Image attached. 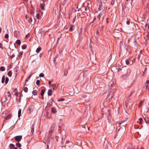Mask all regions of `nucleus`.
Returning a JSON list of instances; mask_svg holds the SVG:
<instances>
[{
    "instance_id": "37998d69",
    "label": "nucleus",
    "mask_w": 149,
    "mask_h": 149,
    "mask_svg": "<svg viewBox=\"0 0 149 149\" xmlns=\"http://www.w3.org/2000/svg\"><path fill=\"white\" fill-rule=\"evenodd\" d=\"M125 120H123V121H121L120 122V123H119V125L122 124L123 123H124L125 122Z\"/></svg>"
},
{
    "instance_id": "052dcab7",
    "label": "nucleus",
    "mask_w": 149,
    "mask_h": 149,
    "mask_svg": "<svg viewBox=\"0 0 149 149\" xmlns=\"http://www.w3.org/2000/svg\"><path fill=\"white\" fill-rule=\"evenodd\" d=\"M15 55H14V54L12 55L11 56V58H12L14 57H15Z\"/></svg>"
},
{
    "instance_id": "7ed1b4c3",
    "label": "nucleus",
    "mask_w": 149,
    "mask_h": 149,
    "mask_svg": "<svg viewBox=\"0 0 149 149\" xmlns=\"http://www.w3.org/2000/svg\"><path fill=\"white\" fill-rule=\"evenodd\" d=\"M122 26V24L121 23H119L116 26V28L118 29L120 31H121L122 30L121 27Z\"/></svg>"
},
{
    "instance_id": "b1692460",
    "label": "nucleus",
    "mask_w": 149,
    "mask_h": 149,
    "mask_svg": "<svg viewBox=\"0 0 149 149\" xmlns=\"http://www.w3.org/2000/svg\"><path fill=\"white\" fill-rule=\"evenodd\" d=\"M12 72L10 70L9 71L8 73V76L11 77L12 75Z\"/></svg>"
},
{
    "instance_id": "2eb2a0df",
    "label": "nucleus",
    "mask_w": 149,
    "mask_h": 149,
    "mask_svg": "<svg viewBox=\"0 0 149 149\" xmlns=\"http://www.w3.org/2000/svg\"><path fill=\"white\" fill-rule=\"evenodd\" d=\"M38 92L36 90H33L32 92V94L34 95H37Z\"/></svg>"
},
{
    "instance_id": "ddd939ff",
    "label": "nucleus",
    "mask_w": 149,
    "mask_h": 149,
    "mask_svg": "<svg viewBox=\"0 0 149 149\" xmlns=\"http://www.w3.org/2000/svg\"><path fill=\"white\" fill-rule=\"evenodd\" d=\"M97 3V4L99 5V7L98 8V10H102V4L101 5L100 4V3Z\"/></svg>"
},
{
    "instance_id": "49530a36",
    "label": "nucleus",
    "mask_w": 149,
    "mask_h": 149,
    "mask_svg": "<svg viewBox=\"0 0 149 149\" xmlns=\"http://www.w3.org/2000/svg\"><path fill=\"white\" fill-rule=\"evenodd\" d=\"M44 76V74L42 73H41L39 75V76L40 77H43Z\"/></svg>"
},
{
    "instance_id": "79ce46f5",
    "label": "nucleus",
    "mask_w": 149,
    "mask_h": 149,
    "mask_svg": "<svg viewBox=\"0 0 149 149\" xmlns=\"http://www.w3.org/2000/svg\"><path fill=\"white\" fill-rule=\"evenodd\" d=\"M40 80H38L36 81V84L37 85H39L40 84Z\"/></svg>"
},
{
    "instance_id": "412c9836",
    "label": "nucleus",
    "mask_w": 149,
    "mask_h": 149,
    "mask_svg": "<svg viewBox=\"0 0 149 149\" xmlns=\"http://www.w3.org/2000/svg\"><path fill=\"white\" fill-rule=\"evenodd\" d=\"M14 95H15L17 96L18 95V93L17 91V89H15V90L14 91Z\"/></svg>"
},
{
    "instance_id": "774afa93",
    "label": "nucleus",
    "mask_w": 149,
    "mask_h": 149,
    "mask_svg": "<svg viewBox=\"0 0 149 149\" xmlns=\"http://www.w3.org/2000/svg\"><path fill=\"white\" fill-rule=\"evenodd\" d=\"M146 82L147 84H149V80L146 81Z\"/></svg>"
},
{
    "instance_id": "ea45409f",
    "label": "nucleus",
    "mask_w": 149,
    "mask_h": 149,
    "mask_svg": "<svg viewBox=\"0 0 149 149\" xmlns=\"http://www.w3.org/2000/svg\"><path fill=\"white\" fill-rule=\"evenodd\" d=\"M134 91H133V90H132V91H131V92H130V94L129 95V97H130L131 96V95H132V94H133L134 92Z\"/></svg>"
},
{
    "instance_id": "aec40b11",
    "label": "nucleus",
    "mask_w": 149,
    "mask_h": 149,
    "mask_svg": "<svg viewBox=\"0 0 149 149\" xmlns=\"http://www.w3.org/2000/svg\"><path fill=\"white\" fill-rule=\"evenodd\" d=\"M12 115L11 114H10L8 115V116L6 117V120H7L8 119H9L11 118Z\"/></svg>"
},
{
    "instance_id": "20e7f679",
    "label": "nucleus",
    "mask_w": 149,
    "mask_h": 149,
    "mask_svg": "<svg viewBox=\"0 0 149 149\" xmlns=\"http://www.w3.org/2000/svg\"><path fill=\"white\" fill-rule=\"evenodd\" d=\"M8 95L7 96H5V99L6 100L9 101L11 99L10 93L9 92H8Z\"/></svg>"
},
{
    "instance_id": "6e6d98bb",
    "label": "nucleus",
    "mask_w": 149,
    "mask_h": 149,
    "mask_svg": "<svg viewBox=\"0 0 149 149\" xmlns=\"http://www.w3.org/2000/svg\"><path fill=\"white\" fill-rule=\"evenodd\" d=\"M98 3H100V4L102 5V0H97Z\"/></svg>"
},
{
    "instance_id": "473e14b6",
    "label": "nucleus",
    "mask_w": 149,
    "mask_h": 149,
    "mask_svg": "<svg viewBox=\"0 0 149 149\" xmlns=\"http://www.w3.org/2000/svg\"><path fill=\"white\" fill-rule=\"evenodd\" d=\"M44 142L45 144H46L47 145V147L48 146V143H49V141L48 140H45V141H44Z\"/></svg>"
},
{
    "instance_id": "c85d7f7f",
    "label": "nucleus",
    "mask_w": 149,
    "mask_h": 149,
    "mask_svg": "<svg viewBox=\"0 0 149 149\" xmlns=\"http://www.w3.org/2000/svg\"><path fill=\"white\" fill-rule=\"evenodd\" d=\"M9 147H10V149H13V148H14V146L13 144H10V145Z\"/></svg>"
},
{
    "instance_id": "6ab92c4d",
    "label": "nucleus",
    "mask_w": 149,
    "mask_h": 149,
    "mask_svg": "<svg viewBox=\"0 0 149 149\" xmlns=\"http://www.w3.org/2000/svg\"><path fill=\"white\" fill-rule=\"evenodd\" d=\"M5 75H3L2 77L1 82L2 83H3L5 81Z\"/></svg>"
},
{
    "instance_id": "4be33fe9",
    "label": "nucleus",
    "mask_w": 149,
    "mask_h": 149,
    "mask_svg": "<svg viewBox=\"0 0 149 149\" xmlns=\"http://www.w3.org/2000/svg\"><path fill=\"white\" fill-rule=\"evenodd\" d=\"M75 7L76 8V9H75V11H79V9L78 8V6L77 5H75Z\"/></svg>"
},
{
    "instance_id": "4c0bfd02",
    "label": "nucleus",
    "mask_w": 149,
    "mask_h": 149,
    "mask_svg": "<svg viewBox=\"0 0 149 149\" xmlns=\"http://www.w3.org/2000/svg\"><path fill=\"white\" fill-rule=\"evenodd\" d=\"M27 46L26 45H23L22 47V49H24L26 48Z\"/></svg>"
},
{
    "instance_id": "f8f14e48",
    "label": "nucleus",
    "mask_w": 149,
    "mask_h": 149,
    "mask_svg": "<svg viewBox=\"0 0 149 149\" xmlns=\"http://www.w3.org/2000/svg\"><path fill=\"white\" fill-rule=\"evenodd\" d=\"M52 90L51 89H49L48 92V94L49 96H51L52 95Z\"/></svg>"
},
{
    "instance_id": "2f4dec72",
    "label": "nucleus",
    "mask_w": 149,
    "mask_h": 149,
    "mask_svg": "<svg viewBox=\"0 0 149 149\" xmlns=\"http://www.w3.org/2000/svg\"><path fill=\"white\" fill-rule=\"evenodd\" d=\"M21 109H20L19 111L18 112V117H20V116L21 112Z\"/></svg>"
},
{
    "instance_id": "a211bd4d",
    "label": "nucleus",
    "mask_w": 149,
    "mask_h": 149,
    "mask_svg": "<svg viewBox=\"0 0 149 149\" xmlns=\"http://www.w3.org/2000/svg\"><path fill=\"white\" fill-rule=\"evenodd\" d=\"M139 121H137V123H139L140 124H141L142 122L143 121L142 118H141L139 119Z\"/></svg>"
},
{
    "instance_id": "de8ad7c7",
    "label": "nucleus",
    "mask_w": 149,
    "mask_h": 149,
    "mask_svg": "<svg viewBox=\"0 0 149 149\" xmlns=\"http://www.w3.org/2000/svg\"><path fill=\"white\" fill-rule=\"evenodd\" d=\"M40 15L39 13L37 14L36 15V17L37 19H38L39 18Z\"/></svg>"
},
{
    "instance_id": "680f3d73",
    "label": "nucleus",
    "mask_w": 149,
    "mask_h": 149,
    "mask_svg": "<svg viewBox=\"0 0 149 149\" xmlns=\"http://www.w3.org/2000/svg\"><path fill=\"white\" fill-rule=\"evenodd\" d=\"M106 21L107 23L109 22V18H106Z\"/></svg>"
},
{
    "instance_id": "9b49d317",
    "label": "nucleus",
    "mask_w": 149,
    "mask_h": 149,
    "mask_svg": "<svg viewBox=\"0 0 149 149\" xmlns=\"http://www.w3.org/2000/svg\"><path fill=\"white\" fill-rule=\"evenodd\" d=\"M103 15V14L102 13H100L97 16V18L99 19V20L100 19V18Z\"/></svg>"
},
{
    "instance_id": "e433bc0d",
    "label": "nucleus",
    "mask_w": 149,
    "mask_h": 149,
    "mask_svg": "<svg viewBox=\"0 0 149 149\" xmlns=\"http://www.w3.org/2000/svg\"><path fill=\"white\" fill-rule=\"evenodd\" d=\"M142 102L141 101L139 103L138 107L139 108H140L142 105Z\"/></svg>"
},
{
    "instance_id": "dca6fc26",
    "label": "nucleus",
    "mask_w": 149,
    "mask_h": 149,
    "mask_svg": "<svg viewBox=\"0 0 149 149\" xmlns=\"http://www.w3.org/2000/svg\"><path fill=\"white\" fill-rule=\"evenodd\" d=\"M74 27V26L72 25H71L70 28L69 30L70 31H73V28Z\"/></svg>"
},
{
    "instance_id": "864d4df0",
    "label": "nucleus",
    "mask_w": 149,
    "mask_h": 149,
    "mask_svg": "<svg viewBox=\"0 0 149 149\" xmlns=\"http://www.w3.org/2000/svg\"><path fill=\"white\" fill-rule=\"evenodd\" d=\"M68 98V97H66V103H68L70 101V100H67L66 99Z\"/></svg>"
},
{
    "instance_id": "c03bdc74",
    "label": "nucleus",
    "mask_w": 149,
    "mask_h": 149,
    "mask_svg": "<svg viewBox=\"0 0 149 149\" xmlns=\"http://www.w3.org/2000/svg\"><path fill=\"white\" fill-rule=\"evenodd\" d=\"M125 120H123V121H121L120 122V123H119V125L122 124L123 123H124L125 122Z\"/></svg>"
},
{
    "instance_id": "8fccbe9b",
    "label": "nucleus",
    "mask_w": 149,
    "mask_h": 149,
    "mask_svg": "<svg viewBox=\"0 0 149 149\" xmlns=\"http://www.w3.org/2000/svg\"><path fill=\"white\" fill-rule=\"evenodd\" d=\"M9 37V35L8 34H6L5 36V38H7Z\"/></svg>"
},
{
    "instance_id": "1a4fd4ad",
    "label": "nucleus",
    "mask_w": 149,
    "mask_h": 149,
    "mask_svg": "<svg viewBox=\"0 0 149 149\" xmlns=\"http://www.w3.org/2000/svg\"><path fill=\"white\" fill-rule=\"evenodd\" d=\"M143 118L146 123H148L149 122V118L148 117H145L144 118V117H143Z\"/></svg>"
},
{
    "instance_id": "72a5a7b5",
    "label": "nucleus",
    "mask_w": 149,
    "mask_h": 149,
    "mask_svg": "<svg viewBox=\"0 0 149 149\" xmlns=\"http://www.w3.org/2000/svg\"><path fill=\"white\" fill-rule=\"evenodd\" d=\"M16 43L18 45H19L21 43L20 40H17L16 41Z\"/></svg>"
},
{
    "instance_id": "4d7b16f0",
    "label": "nucleus",
    "mask_w": 149,
    "mask_h": 149,
    "mask_svg": "<svg viewBox=\"0 0 149 149\" xmlns=\"http://www.w3.org/2000/svg\"><path fill=\"white\" fill-rule=\"evenodd\" d=\"M87 97V95H84L82 96V97L83 98H85Z\"/></svg>"
},
{
    "instance_id": "9d476101",
    "label": "nucleus",
    "mask_w": 149,
    "mask_h": 149,
    "mask_svg": "<svg viewBox=\"0 0 149 149\" xmlns=\"http://www.w3.org/2000/svg\"><path fill=\"white\" fill-rule=\"evenodd\" d=\"M52 112L53 113H55L56 112V109L54 107H52Z\"/></svg>"
},
{
    "instance_id": "e2e57ef3",
    "label": "nucleus",
    "mask_w": 149,
    "mask_h": 149,
    "mask_svg": "<svg viewBox=\"0 0 149 149\" xmlns=\"http://www.w3.org/2000/svg\"><path fill=\"white\" fill-rule=\"evenodd\" d=\"M126 23L128 25H129L130 24V21H127L126 22Z\"/></svg>"
},
{
    "instance_id": "f257e3e1",
    "label": "nucleus",
    "mask_w": 149,
    "mask_h": 149,
    "mask_svg": "<svg viewBox=\"0 0 149 149\" xmlns=\"http://www.w3.org/2000/svg\"><path fill=\"white\" fill-rule=\"evenodd\" d=\"M55 127V125L54 124H52L51 126V127L49 130V137L48 138V139L49 140H52V139L51 136L54 132V128Z\"/></svg>"
},
{
    "instance_id": "f03ea898",
    "label": "nucleus",
    "mask_w": 149,
    "mask_h": 149,
    "mask_svg": "<svg viewBox=\"0 0 149 149\" xmlns=\"http://www.w3.org/2000/svg\"><path fill=\"white\" fill-rule=\"evenodd\" d=\"M139 37L137 38L135 37L134 39L133 43L135 45V47H137L138 46V43L139 42Z\"/></svg>"
},
{
    "instance_id": "f3484780",
    "label": "nucleus",
    "mask_w": 149,
    "mask_h": 149,
    "mask_svg": "<svg viewBox=\"0 0 149 149\" xmlns=\"http://www.w3.org/2000/svg\"><path fill=\"white\" fill-rule=\"evenodd\" d=\"M8 112L7 111H4L2 114V116L3 117H5V115Z\"/></svg>"
},
{
    "instance_id": "a18cd8bd",
    "label": "nucleus",
    "mask_w": 149,
    "mask_h": 149,
    "mask_svg": "<svg viewBox=\"0 0 149 149\" xmlns=\"http://www.w3.org/2000/svg\"><path fill=\"white\" fill-rule=\"evenodd\" d=\"M30 34L29 33H28L26 35V38H28L30 36Z\"/></svg>"
},
{
    "instance_id": "c9c22d12",
    "label": "nucleus",
    "mask_w": 149,
    "mask_h": 149,
    "mask_svg": "<svg viewBox=\"0 0 149 149\" xmlns=\"http://www.w3.org/2000/svg\"><path fill=\"white\" fill-rule=\"evenodd\" d=\"M125 63L127 65H129L130 64V61L128 59L126 60Z\"/></svg>"
},
{
    "instance_id": "bb28decb",
    "label": "nucleus",
    "mask_w": 149,
    "mask_h": 149,
    "mask_svg": "<svg viewBox=\"0 0 149 149\" xmlns=\"http://www.w3.org/2000/svg\"><path fill=\"white\" fill-rule=\"evenodd\" d=\"M45 90L43 89H42V90H41V95H42V96H43L44 93H45Z\"/></svg>"
},
{
    "instance_id": "3c124183",
    "label": "nucleus",
    "mask_w": 149,
    "mask_h": 149,
    "mask_svg": "<svg viewBox=\"0 0 149 149\" xmlns=\"http://www.w3.org/2000/svg\"><path fill=\"white\" fill-rule=\"evenodd\" d=\"M0 48L1 49H3V45L1 43H0Z\"/></svg>"
},
{
    "instance_id": "09e8293b",
    "label": "nucleus",
    "mask_w": 149,
    "mask_h": 149,
    "mask_svg": "<svg viewBox=\"0 0 149 149\" xmlns=\"http://www.w3.org/2000/svg\"><path fill=\"white\" fill-rule=\"evenodd\" d=\"M65 99L63 98H61L60 99H59L58 100V101L59 102L60 101H62L64 100Z\"/></svg>"
},
{
    "instance_id": "f704fd0d",
    "label": "nucleus",
    "mask_w": 149,
    "mask_h": 149,
    "mask_svg": "<svg viewBox=\"0 0 149 149\" xmlns=\"http://www.w3.org/2000/svg\"><path fill=\"white\" fill-rule=\"evenodd\" d=\"M16 146L18 148H20L21 147V145L19 143L16 144Z\"/></svg>"
},
{
    "instance_id": "338daca9",
    "label": "nucleus",
    "mask_w": 149,
    "mask_h": 149,
    "mask_svg": "<svg viewBox=\"0 0 149 149\" xmlns=\"http://www.w3.org/2000/svg\"><path fill=\"white\" fill-rule=\"evenodd\" d=\"M96 19V18L95 17L93 19V20L95 22V21Z\"/></svg>"
},
{
    "instance_id": "0e129e2a",
    "label": "nucleus",
    "mask_w": 149,
    "mask_h": 149,
    "mask_svg": "<svg viewBox=\"0 0 149 149\" xmlns=\"http://www.w3.org/2000/svg\"><path fill=\"white\" fill-rule=\"evenodd\" d=\"M22 54H23V53L22 52H21L20 54V55H19V56H22Z\"/></svg>"
},
{
    "instance_id": "603ef678",
    "label": "nucleus",
    "mask_w": 149,
    "mask_h": 149,
    "mask_svg": "<svg viewBox=\"0 0 149 149\" xmlns=\"http://www.w3.org/2000/svg\"><path fill=\"white\" fill-rule=\"evenodd\" d=\"M65 2H64V0L63 2H61V5L60 6L61 7V6L62 5L63 6L65 5Z\"/></svg>"
},
{
    "instance_id": "4468645a",
    "label": "nucleus",
    "mask_w": 149,
    "mask_h": 149,
    "mask_svg": "<svg viewBox=\"0 0 149 149\" xmlns=\"http://www.w3.org/2000/svg\"><path fill=\"white\" fill-rule=\"evenodd\" d=\"M110 94H109L108 95H107V98H109V101H110L111 100L112 98H113V95H111V96L110 97H110Z\"/></svg>"
},
{
    "instance_id": "a19ab883",
    "label": "nucleus",
    "mask_w": 149,
    "mask_h": 149,
    "mask_svg": "<svg viewBox=\"0 0 149 149\" xmlns=\"http://www.w3.org/2000/svg\"><path fill=\"white\" fill-rule=\"evenodd\" d=\"M115 2V0H112L111 2V4L112 5V6H113Z\"/></svg>"
},
{
    "instance_id": "69168bd1",
    "label": "nucleus",
    "mask_w": 149,
    "mask_h": 149,
    "mask_svg": "<svg viewBox=\"0 0 149 149\" xmlns=\"http://www.w3.org/2000/svg\"><path fill=\"white\" fill-rule=\"evenodd\" d=\"M76 18V17L74 18V19H73V20L72 21V23H74V22L75 19Z\"/></svg>"
},
{
    "instance_id": "a878e982",
    "label": "nucleus",
    "mask_w": 149,
    "mask_h": 149,
    "mask_svg": "<svg viewBox=\"0 0 149 149\" xmlns=\"http://www.w3.org/2000/svg\"><path fill=\"white\" fill-rule=\"evenodd\" d=\"M41 48L40 47H38L36 50V52L37 53H39L41 50Z\"/></svg>"
},
{
    "instance_id": "13d9d810",
    "label": "nucleus",
    "mask_w": 149,
    "mask_h": 149,
    "mask_svg": "<svg viewBox=\"0 0 149 149\" xmlns=\"http://www.w3.org/2000/svg\"><path fill=\"white\" fill-rule=\"evenodd\" d=\"M96 34L97 35H99V31L98 30H97V32H96Z\"/></svg>"
},
{
    "instance_id": "bf43d9fd",
    "label": "nucleus",
    "mask_w": 149,
    "mask_h": 149,
    "mask_svg": "<svg viewBox=\"0 0 149 149\" xmlns=\"http://www.w3.org/2000/svg\"><path fill=\"white\" fill-rule=\"evenodd\" d=\"M133 149H138V147L137 146H134V147L133 148Z\"/></svg>"
},
{
    "instance_id": "423d86ee",
    "label": "nucleus",
    "mask_w": 149,
    "mask_h": 149,
    "mask_svg": "<svg viewBox=\"0 0 149 149\" xmlns=\"http://www.w3.org/2000/svg\"><path fill=\"white\" fill-rule=\"evenodd\" d=\"M33 107L32 106H30L28 109L27 113L30 114L31 112V110L32 109Z\"/></svg>"
},
{
    "instance_id": "c756f323",
    "label": "nucleus",
    "mask_w": 149,
    "mask_h": 149,
    "mask_svg": "<svg viewBox=\"0 0 149 149\" xmlns=\"http://www.w3.org/2000/svg\"><path fill=\"white\" fill-rule=\"evenodd\" d=\"M24 91L25 92H27L28 91V88L27 87H25L24 88Z\"/></svg>"
},
{
    "instance_id": "39448f33",
    "label": "nucleus",
    "mask_w": 149,
    "mask_h": 149,
    "mask_svg": "<svg viewBox=\"0 0 149 149\" xmlns=\"http://www.w3.org/2000/svg\"><path fill=\"white\" fill-rule=\"evenodd\" d=\"M45 4L44 3H41L40 4V7L42 10H45Z\"/></svg>"
},
{
    "instance_id": "58836bf2",
    "label": "nucleus",
    "mask_w": 149,
    "mask_h": 149,
    "mask_svg": "<svg viewBox=\"0 0 149 149\" xmlns=\"http://www.w3.org/2000/svg\"><path fill=\"white\" fill-rule=\"evenodd\" d=\"M9 81V79L8 77H6L5 80V83L7 84Z\"/></svg>"
},
{
    "instance_id": "5fc2aeb1",
    "label": "nucleus",
    "mask_w": 149,
    "mask_h": 149,
    "mask_svg": "<svg viewBox=\"0 0 149 149\" xmlns=\"http://www.w3.org/2000/svg\"><path fill=\"white\" fill-rule=\"evenodd\" d=\"M33 126L34 125H33L32 126V127H31V132H33V131L34 128H33Z\"/></svg>"
},
{
    "instance_id": "6e6552de",
    "label": "nucleus",
    "mask_w": 149,
    "mask_h": 149,
    "mask_svg": "<svg viewBox=\"0 0 149 149\" xmlns=\"http://www.w3.org/2000/svg\"><path fill=\"white\" fill-rule=\"evenodd\" d=\"M50 86L53 88V89L54 90L56 89L57 87L55 84H52L50 85Z\"/></svg>"
},
{
    "instance_id": "393cba45",
    "label": "nucleus",
    "mask_w": 149,
    "mask_h": 149,
    "mask_svg": "<svg viewBox=\"0 0 149 149\" xmlns=\"http://www.w3.org/2000/svg\"><path fill=\"white\" fill-rule=\"evenodd\" d=\"M0 70L2 71H3L5 70V68L3 66H1L0 68Z\"/></svg>"
},
{
    "instance_id": "7c9ffc66",
    "label": "nucleus",
    "mask_w": 149,
    "mask_h": 149,
    "mask_svg": "<svg viewBox=\"0 0 149 149\" xmlns=\"http://www.w3.org/2000/svg\"><path fill=\"white\" fill-rule=\"evenodd\" d=\"M31 75H29V77L26 79L25 80V82H27L28 81H29V79H30V78L31 77Z\"/></svg>"
},
{
    "instance_id": "cd10ccee",
    "label": "nucleus",
    "mask_w": 149,
    "mask_h": 149,
    "mask_svg": "<svg viewBox=\"0 0 149 149\" xmlns=\"http://www.w3.org/2000/svg\"><path fill=\"white\" fill-rule=\"evenodd\" d=\"M106 143V145H107V146H108V145H109V144L108 143V142L107 141V140H106V141H105L104 142V145L105 146V144Z\"/></svg>"
},
{
    "instance_id": "5701e85b",
    "label": "nucleus",
    "mask_w": 149,
    "mask_h": 149,
    "mask_svg": "<svg viewBox=\"0 0 149 149\" xmlns=\"http://www.w3.org/2000/svg\"><path fill=\"white\" fill-rule=\"evenodd\" d=\"M57 57H58V56L57 55H56V56L54 58L53 62L54 64L56 63V58H57Z\"/></svg>"
},
{
    "instance_id": "0eeeda50",
    "label": "nucleus",
    "mask_w": 149,
    "mask_h": 149,
    "mask_svg": "<svg viewBox=\"0 0 149 149\" xmlns=\"http://www.w3.org/2000/svg\"><path fill=\"white\" fill-rule=\"evenodd\" d=\"M15 140H21L22 137L21 135L16 136L15 137Z\"/></svg>"
}]
</instances>
